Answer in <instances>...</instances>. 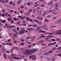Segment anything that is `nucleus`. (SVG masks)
<instances>
[{
	"mask_svg": "<svg viewBox=\"0 0 61 61\" xmlns=\"http://www.w3.org/2000/svg\"><path fill=\"white\" fill-rule=\"evenodd\" d=\"M38 51V49H34L31 50H26L25 53L27 54V55H30V54H32Z\"/></svg>",
	"mask_w": 61,
	"mask_h": 61,
	"instance_id": "f257e3e1",
	"label": "nucleus"
},
{
	"mask_svg": "<svg viewBox=\"0 0 61 61\" xmlns=\"http://www.w3.org/2000/svg\"><path fill=\"white\" fill-rule=\"evenodd\" d=\"M8 58L9 59H10L12 60H13L14 59V58L15 60H20V59H21L22 58L20 57H13L10 56H8Z\"/></svg>",
	"mask_w": 61,
	"mask_h": 61,
	"instance_id": "f03ea898",
	"label": "nucleus"
},
{
	"mask_svg": "<svg viewBox=\"0 0 61 61\" xmlns=\"http://www.w3.org/2000/svg\"><path fill=\"white\" fill-rule=\"evenodd\" d=\"M25 32V29L24 28L22 29L21 31L20 32V34L22 35V34H24Z\"/></svg>",
	"mask_w": 61,
	"mask_h": 61,
	"instance_id": "7ed1b4c3",
	"label": "nucleus"
},
{
	"mask_svg": "<svg viewBox=\"0 0 61 61\" xmlns=\"http://www.w3.org/2000/svg\"><path fill=\"white\" fill-rule=\"evenodd\" d=\"M2 50L3 52L5 53H7V51H6L5 50V49H4V48H2Z\"/></svg>",
	"mask_w": 61,
	"mask_h": 61,
	"instance_id": "20e7f679",
	"label": "nucleus"
},
{
	"mask_svg": "<svg viewBox=\"0 0 61 61\" xmlns=\"http://www.w3.org/2000/svg\"><path fill=\"white\" fill-rule=\"evenodd\" d=\"M37 30L38 31H39L40 32H43V33H46V31L43 30H39V29H37Z\"/></svg>",
	"mask_w": 61,
	"mask_h": 61,
	"instance_id": "39448f33",
	"label": "nucleus"
},
{
	"mask_svg": "<svg viewBox=\"0 0 61 61\" xmlns=\"http://www.w3.org/2000/svg\"><path fill=\"white\" fill-rule=\"evenodd\" d=\"M13 36L14 37H16V36H18L17 34L16 33H14L13 34Z\"/></svg>",
	"mask_w": 61,
	"mask_h": 61,
	"instance_id": "423d86ee",
	"label": "nucleus"
},
{
	"mask_svg": "<svg viewBox=\"0 0 61 61\" xmlns=\"http://www.w3.org/2000/svg\"><path fill=\"white\" fill-rule=\"evenodd\" d=\"M61 19L58 20H57V22H54V23L56 24H58V23H59V22H60V21H61Z\"/></svg>",
	"mask_w": 61,
	"mask_h": 61,
	"instance_id": "0eeeda50",
	"label": "nucleus"
},
{
	"mask_svg": "<svg viewBox=\"0 0 61 61\" xmlns=\"http://www.w3.org/2000/svg\"><path fill=\"white\" fill-rule=\"evenodd\" d=\"M25 18V16H24L23 17L21 16L20 17V18L22 19V20H24Z\"/></svg>",
	"mask_w": 61,
	"mask_h": 61,
	"instance_id": "6e6552de",
	"label": "nucleus"
},
{
	"mask_svg": "<svg viewBox=\"0 0 61 61\" xmlns=\"http://www.w3.org/2000/svg\"><path fill=\"white\" fill-rule=\"evenodd\" d=\"M49 54V53L48 52H46L44 53V55L45 56H46V55H47Z\"/></svg>",
	"mask_w": 61,
	"mask_h": 61,
	"instance_id": "1a4fd4ad",
	"label": "nucleus"
},
{
	"mask_svg": "<svg viewBox=\"0 0 61 61\" xmlns=\"http://www.w3.org/2000/svg\"><path fill=\"white\" fill-rule=\"evenodd\" d=\"M20 50L21 51H23V50H25V48H20Z\"/></svg>",
	"mask_w": 61,
	"mask_h": 61,
	"instance_id": "9d476101",
	"label": "nucleus"
},
{
	"mask_svg": "<svg viewBox=\"0 0 61 61\" xmlns=\"http://www.w3.org/2000/svg\"><path fill=\"white\" fill-rule=\"evenodd\" d=\"M34 21L35 22H36L37 23H38L39 22V21L38 20H34Z\"/></svg>",
	"mask_w": 61,
	"mask_h": 61,
	"instance_id": "9b49d317",
	"label": "nucleus"
},
{
	"mask_svg": "<svg viewBox=\"0 0 61 61\" xmlns=\"http://www.w3.org/2000/svg\"><path fill=\"white\" fill-rule=\"evenodd\" d=\"M51 27L52 28H55V27H56V26H51Z\"/></svg>",
	"mask_w": 61,
	"mask_h": 61,
	"instance_id": "f8f14e48",
	"label": "nucleus"
},
{
	"mask_svg": "<svg viewBox=\"0 0 61 61\" xmlns=\"http://www.w3.org/2000/svg\"><path fill=\"white\" fill-rule=\"evenodd\" d=\"M1 3L3 4H5V1L3 0H1Z\"/></svg>",
	"mask_w": 61,
	"mask_h": 61,
	"instance_id": "ddd939ff",
	"label": "nucleus"
},
{
	"mask_svg": "<svg viewBox=\"0 0 61 61\" xmlns=\"http://www.w3.org/2000/svg\"><path fill=\"white\" fill-rule=\"evenodd\" d=\"M52 45H53L52 44V43H50L48 44V46H52Z\"/></svg>",
	"mask_w": 61,
	"mask_h": 61,
	"instance_id": "4468645a",
	"label": "nucleus"
},
{
	"mask_svg": "<svg viewBox=\"0 0 61 61\" xmlns=\"http://www.w3.org/2000/svg\"><path fill=\"white\" fill-rule=\"evenodd\" d=\"M55 34L56 35H58V34H61V32H56L55 33Z\"/></svg>",
	"mask_w": 61,
	"mask_h": 61,
	"instance_id": "2eb2a0df",
	"label": "nucleus"
},
{
	"mask_svg": "<svg viewBox=\"0 0 61 61\" xmlns=\"http://www.w3.org/2000/svg\"><path fill=\"white\" fill-rule=\"evenodd\" d=\"M47 27V25H45L42 26L41 27V28H43V27Z\"/></svg>",
	"mask_w": 61,
	"mask_h": 61,
	"instance_id": "dca6fc26",
	"label": "nucleus"
},
{
	"mask_svg": "<svg viewBox=\"0 0 61 61\" xmlns=\"http://www.w3.org/2000/svg\"><path fill=\"white\" fill-rule=\"evenodd\" d=\"M26 19L27 20V21H29V18L27 17H26Z\"/></svg>",
	"mask_w": 61,
	"mask_h": 61,
	"instance_id": "f3484780",
	"label": "nucleus"
},
{
	"mask_svg": "<svg viewBox=\"0 0 61 61\" xmlns=\"http://www.w3.org/2000/svg\"><path fill=\"white\" fill-rule=\"evenodd\" d=\"M36 57H33L32 58V60H35L36 59Z\"/></svg>",
	"mask_w": 61,
	"mask_h": 61,
	"instance_id": "a211bd4d",
	"label": "nucleus"
},
{
	"mask_svg": "<svg viewBox=\"0 0 61 61\" xmlns=\"http://www.w3.org/2000/svg\"><path fill=\"white\" fill-rule=\"evenodd\" d=\"M45 22H48V20L46 19H45Z\"/></svg>",
	"mask_w": 61,
	"mask_h": 61,
	"instance_id": "6ab92c4d",
	"label": "nucleus"
},
{
	"mask_svg": "<svg viewBox=\"0 0 61 61\" xmlns=\"http://www.w3.org/2000/svg\"><path fill=\"white\" fill-rule=\"evenodd\" d=\"M39 43H44V42L42 41H39Z\"/></svg>",
	"mask_w": 61,
	"mask_h": 61,
	"instance_id": "aec40b11",
	"label": "nucleus"
},
{
	"mask_svg": "<svg viewBox=\"0 0 61 61\" xmlns=\"http://www.w3.org/2000/svg\"><path fill=\"white\" fill-rule=\"evenodd\" d=\"M53 14H54L55 15H56L57 14V12H54Z\"/></svg>",
	"mask_w": 61,
	"mask_h": 61,
	"instance_id": "412c9836",
	"label": "nucleus"
},
{
	"mask_svg": "<svg viewBox=\"0 0 61 61\" xmlns=\"http://www.w3.org/2000/svg\"><path fill=\"white\" fill-rule=\"evenodd\" d=\"M2 45H8V43H2Z\"/></svg>",
	"mask_w": 61,
	"mask_h": 61,
	"instance_id": "4be33fe9",
	"label": "nucleus"
},
{
	"mask_svg": "<svg viewBox=\"0 0 61 61\" xmlns=\"http://www.w3.org/2000/svg\"><path fill=\"white\" fill-rule=\"evenodd\" d=\"M27 30L28 31H30L31 30V28H29L27 29Z\"/></svg>",
	"mask_w": 61,
	"mask_h": 61,
	"instance_id": "5701e85b",
	"label": "nucleus"
},
{
	"mask_svg": "<svg viewBox=\"0 0 61 61\" xmlns=\"http://www.w3.org/2000/svg\"><path fill=\"white\" fill-rule=\"evenodd\" d=\"M55 8L56 10H58V8L57 7H55Z\"/></svg>",
	"mask_w": 61,
	"mask_h": 61,
	"instance_id": "b1692460",
	"label": "nucleus"
},
{
	"mask_svg": "<svg viewBox=\"0 0 61 61\" xmlns=\"http://www.w3.org/2000/svg\"><path fill=\"white\" fill-rule=\"evenodd\" d=\"M32 9H31L29 10V12H32Z\"/></svg>",
	"mask_w": 61,
	"mask_h": 61,
	"instance_id": "393cba45",
	"label": "nucleus"
},
{
	"mask_svg": "<svg viewBox=\"0 0 61 61\" xmlns=\"http://www.w3.org/2000/svg\"><path fill=\"white\" fill-rule=\"evenodd\" d=\"M52 3H53V1H51L50 3V5H52Z\"/></svg>",
	"mask_w": 61,
	"mask_h": 61,
	"instance_id": "a878e982",
	"label": "nucleus"
},
{
	"mask_svg": "<svg viewBox=\"0 0 61 61\" xmlns=\"http://www.w3.org/2000/svg\"><path fill=\"white\" fill-rule=\"evenodd\" d=\"M2 12L3 13H5V10H3L2 11Z\"/></svg>",
	"mask_w": 61,
	"mask_h": 61,
	"instance_id": "bb28decb",
	"label": "nucleus"
},
{
	"mask_svg": "<svg viewBox=\"0 0 61 61\" xmlns=\"http://www.w3.org/2000/svg\"><path fill=\"white\" fill-rule=\"evenodd\" d=\"M49 34L51 35H54L55 34H52V33H49Z\"/></svg>",
	"mask_w": 61,
	"mask_h": 61,
	"instance_id": "cd10ccee",
	"label": "nucleus"
},
{
	"mask_svg": "<svg viewBox=\"0 0 61 61\" xmlns=\"http://www.w3.org/2000/svg\"><path fill=\"white\" fill-rule=\"evenodd\" d=\"M22 25H24V26H25L26 25V24L24 23L22 24Z\"/></svg>",
	"mask_w": 61,
	"mask_h": 61,
	"instance_id": "c85d7f7f",
	"label": "nucleus"
},
{
	"mask_svg": "<svg viewBox=\"0 0 61 61\" xmlns=\"http://www.w3.org/2000/svg\"><path fill=\"white\" fill-rule=\"evenodd\" d=\"M53 51H50L49 52H48L49 54H50L51 53H52Z\"/></svg>",
	"mask_w": 61,
	"mask_h": 61,
	"instance_id": "c756f323",
	"label": "nucleus"
},
{
	"mask_svg": "<svg viewBox=\"0 0 61 61\" xmlns=\"http://www.w3.org/2000/svg\"><path fill=\"white\" fill-rule=\"evenodd\" d=\"M29 20V21H30V22H31L32 23H33V21H32V20L31 19H30Z\"/></svg>",
	"mask_w": 61,
	"mask_h": 61,
	"instance_id": "7c9ffc66",
	"label": "nucleus"
},
{
	"mask_svg": "<svg viewBox=\"0 0 61 61\" xmlns=\"http://www.w3.org/2000/svg\"><path fill=\"white\" fill-rule=\"evenodd\" d=\"M14 32H15V33H16L17 32V30H14Z\"/></svg>",
	"mask_w": 61,
	"mask_h": 61,
	"instance_id": "2f4dec72",
	"label": "nucleus"
},
{
	"mask_svg": "<svg viewBox=\"0 0 61 61\" xmlns=\"http://www.w3.org/2000/svg\"><path fill=\"white\" fill-rule=\"evenodd\" d=\"M11 56H15V55L14 54H11Z\"/></svg>",
	"mask_w": 61,
	"mask_h": 61,
	"instance_id": "473e14b6",
	"label": "nucleus"
},
{
	"mask_svg": "<svg viewBox=\"0 0 61 61\" xmlns=\"http://www.w3.org/2000/svg\"><path fill=\"white\" fill-rule=\"evenodd\" d=\"M58 49H61V47L60 46L58 48Z\"/></svg>",
	"mask_w": 61,
	"mask_h": 61,
	"instance_id": "72a5a7b5",
	"label": "nucleus"
},
{
	"mask_svg": "<svg viewBox=\"0 0 61 61\" xmlns=\"http://www.w3.org/2000/svg\"><path fill=\"white\" fill-rule=\"evenodd\" d=\"M11 20V19L10 18H9L8 19V21H10V20Z\"/></svg>",
	"mask_w": 61,
	"mask_h": 61,
	"instance_id": "f704fd0d",
	"label": "nucleus"
},
{
	"mask_svg": "<svg viewBox=\"0 0 61 61\" xmlns=\"http://www.w3.org/2000/svg\"><path fill=\"white\" fill-rule=\"evenodd\" d=\"M47 60H50L51 59L49 57H47Z\"/></svg>",
	"mask_w": 61,
	"mask_h": 61,
	"instance_id": "c9c22d12",
	"label": "nucleus"
},
{
	"mask_svg": "<svg viewBox=\"0 0 61 61\" xmlns=\"http://www.w3.org/2000/svg\"><path fill=\"white\" fill-rule=\"evenodd\" d=\"M9 28H13V27L10 26H9Z\"/></svg>",
	"mask_w": 61,
	"mask_h": 61,
	"instance_id": "e433bc0d",
	"label": "nucleus"
},
{
	"mask_svg": "<svg viewBox=\"0 0 61 61\" xmlns=\"http://www.w3.org/2000/svg\"><path fill=\"white\" fill-rule=\"evenodd\" d=\"M28 26H30H30H33V25H28Z\"/></svg>",
	"mask_w": 61,
	"mask_h": 61,
	"instance_id": "4c0bfd02",
	"label": "nucleus"
},
{
	"mask_svg": "<svg viewBox=\"0 0 61 61\" xmlns=\"http://www.w3.org/2000/svg\"><path fill=\"white\" fill-rule=\"evenodd\" d=\"M36 26H37V25H36V24H35L33 26V27H36Z\"/></svg>",
	"mask_w": 61,
	"mask_h": 61,
	"instance_id": "58836bf2",
	"label": "nucleus"
},
{
	"mask_svg": "<svg viewBox=\"0 0 61 61\" xmlns=\"http://www.w3.org/2000/svg\"><path fill=\"white\" fill-rule=\"evenodd\" d=\"M58 56H60L61 57V53H60L59 55H58Z\"/></svg>",
	"mask_w": 61,
	"mask_h": 61,
	"instance_id": "ea45409f",
	"label": "nucleus"
},
{
	"mask_svg": "<svg viewBox=\"0 0 61 61\" xmlns=\"http://www.w3.org/2000/svg\"><path fill=\"white\" fill-rule=\"evenodd\" d=\"M28 47H31V45H29L28 46Z\"/></svg>",
	"mask_w": 61,
	"mask_h": 61,
	"instance_id": "a19ab883",
	"label": "nucleus"
},
{
	"mask_svg": "<svg viewBox=\"0 0 61 61\" xmlns=\"http://www.w3.org/2000/svg\"><path fill=\"white\" fill-rule=\"evenodd\" d=\"M14 19L15 21H16V18H15V17L14 18Z\"/></svg>",
	"mask_w": 61,
	"mask_h": 61,
	"instance_id": "79ce46f5",
	"label": "nucleus"
},
{
	"mask_svg": "<svg viewBox=\"0 0 61 61\" xmlns=\"http://www.w3.org/2000/svg\"><path fill=\"white\" fill-rule=\"evenodd\" d=\"M43 18H40V20H43Z\"/></svg>",
	"mask_w": 61,
	"mask_h": 61,
	"instance_id": "37998d69",
	"label": "nucleus"
},
{
	"mask_svg": "<svg viewBox=\"0 0 61 61\" xmlns=\"http://www.w3.org/2000/svg\"><path fill=\"white\" fill-rule=\"evenodd\" d=\"M56 18V17H54L53 18V19H55Z\"/></svg>",
	"mask_w": 61,
	"mask_h": 61,
	"instance_id": "c03bdc74",
	"label": "nucleus"
},
{
	"mask_svg": "<svg viewBox=\"0 0 61 61\" xmlns=\"http://www.w3.org/2000/svg\"><path fill=\"white\" fill-rule=\"evenodd\" d=\"M52 41H54V42H55V41H56V40H55L54 39H52Z\"/></svg>",
	"mask_w": 61,
	"mask_h": 61,
	"instance_id": "a18cd8bd",
	"label": "nucleus"
},
{
	"mask_svg": "<svg viewBox=\"0 0 61 61\" xmlns=\"http://www.w3.org/2000/svg\"><path fill=\"white\" fill-rule=\"evenodd\" d=\"M56 42H54L53 43H52V44L53 45H54V44H56Z\"/></svg>",
	"mask_w": 61,
	"mask_h": 61,
	"instance_id": "49530a36",
	"label": "nucleus"
},
{
	"mask_svg": "<svg viewBox=\"0 0 61 61\" xmlns=\"http://www.w3.org/2000/svg\"><path fill=\"white\" fill-rule=\"evenodd\" d=\"M10 4H13V2L11 1L10 2Z\"/></svg>",
	"mask_w": 61,
	"mask_h": 61,
	"instance_id": "de8ad7c7",
	"label": "nucleus"
},
{
	"mask_svg": "<svg viewBox=\"0 0 61 61\" xmlns=\"http://www.w3.org/2000/svg\"><path fill=\"white\" fill-rule=\"evenodd\" d=\"M48 29L47 28H45V30H48Z\"/></svg>",
	"mask_w": 61,
	"mask_h": 61,
	"instance_id": "09e8293b",
	"label": "nucleus"
},
{
	"mask_svg": "<svg viewBox=\"0 0 61 61\" xmlns=\"http://www.w3.org/2000/svg\"><path fill=\"white\" fill-rule=\"evenodd\" d=\"M24 45V43H21L20 44V45Z\"/></svg>",
	"mask_w": 61,
	"mask_h": 61,
	"instance_id": "8fccbe9b",
	"label": "nucleus"
},
{
	"mask_svg": "<svg viewBox=\"0 0 61 61\" xmlns=\"http://www.w3.org/2000/svg\"><path fill=\"white\" fill-rule=\"evenodd\" d=\"M49 11L51 12V13H53V11H52V10H50Z\"/></svg>",
	"mask_w": 61,
	"mask_h": 61,
	"instance_id": "3c124183",
	"label": "nucleus"
},
{
	"mask_svg": "<svg viewBox=\"0 0 61 61\" xmlns=\"http://www.w3.org/2000/svg\"><path fill=\"white\" fill-rule=\"evenodd\" d=\"M55 6H56V7H57V6H58V4H55Z\"/></svg>",
	"mask_w": 61,
	"mask_h": 61,
	"instance_id": "603ef678",
	"label": "nucleus"
},
{
	"mask_svg": "<svg viewBox=\"0 0 61 61\" xmlns=\"http://www.w3.org/2000/svg\"><path fill=\"white\" fill-rule=\"evenodd\" d=\"M4 57L5 59H7V58H6V56H4Z\"/></svg>",
	"mask_w": 61,
	"mask_h": 61,
	"instance_id": "864d4df0",
	"label": "nucleus"
},
{
	"mask_svg": "<svg viewBox=\"0 0 61 61\" xmlns=\"http://www.w3.org/2000/svg\"><path fill=\"white\" fill-rule=\"evenodd\" d=\"M26 40H28V39H29V37H27V38H26Z\"/></svg>",
	"mask_w": 61,
	"mask_h": 61,
	"instance_id": "5fc2aeb1",
	"label": "nucleus"
},
{
	"mask_svg": "<svg viewBox=\"0 0 61 61\" xmlns=\"http://www.w3.org/2000/svg\"><path fill=\"white\" fill-rule=\"evenodd\" d=\"M20 8H24V6H20Z\"/></svg>",
	"mask_w": 61,
	"mask_h": 61,
	"instance_id": "6e6d98bb",
	"label": "nucleus"
},
{
	"mask_svg": "<svg viewBox=\"0 0 61 61\" xmlns=\"http://www.w3.org/2000/svg\"><path fill=\"white\" fill-rule=\"evenodd\" d=\"M9 45H10V46H12V43H9Z\"/></svg>",
	"mask_w": 61,
	"mask_h": 61,
	"instance_id": "4d7b16f0",
	"label": "nucleus"
},
{
	"mask_svg": "<svg viewBox=\"0 0 61 61\" xmlns=\"http://www.w3.org/2000/svg\"><path fill=\"white\" fill-rule=\"evenodd\" d=\"M31 41H32V42H33L34 41V38H33L31 40Z\"/></svg>",
	"mask_w": 61,
	"mask_h": 61,
	"instance_id": "13d9d810",
	"label": "nucleus"
},
{
	"mask_svg": "<svg viewBox=\"0 0 61 61\" xmlns=\"http://www.w3.org/2000/svg\"><path fill=\"white\" fill-rule=\"evenodd\" d=\"M38 5H39V4H37V5H35V6H38Z\"/></svg>",
	"mask_w": 61,
	"mask_h": 61,
	"instance_id": "bf43d9fd",
	"label": "nucleus"
},
{
	"mask_svg": "<svg viewBox=\"0 0 61 61\" xmlns=\"http://www.w3.org/2000/svg\"><path fill=\"white\" fill-rule=\"evenodd\" d=\"M27 14H28V15H30V13L29 12L27 13Z\"/></svg>",
	"mask_w": 61,
	"mask_h": 61,
	"instance_id": "052dcab7",
	"label": "nucleus"
},
{
	"mask_svg": "<svg viewBox=\"0 0 61 61\" xmlns=\"http://www.w3.org/2000/svg\"><path fill=\"white\" fill-rule=\"evenodd\" d=\"M16 42H17V41H14V43H16Z\"/></svg>",
	"mask_w": 61,
	"mask_h": 61,
	"instance_id": "680f3d73",
	"label": "nucleus"
},
{
	"mask_svg": "<svg viewBox=\"0 0 61 61\" xmlns=\"http://www.w3.org/2000/svg\"><path fill=\"white\" fill-rule=\"evenodd\" d=\"M28 5H30V3L29 2L28 3Z\"/></svg>",
	"mask_w": 61,
	"mask_h": 61,
	"instance_id": "e2e57ef3",
	"label": "nucleus"
},
{
	"mask_svg": "<svg viewBox=\"0 0 61 61\" xmlns=\"http://www.w3.org/2000/svg\"><path fill=\"white\" fill-rule=\"evenodd\" d=\"M7 15H8V13H5V15L6 16H7Z\"/></svg>",
	"mask_w": 61,
	"mask_h": 61,
	"instance_id": "0e129e2a",
	"label": "nucleus"
},
{
	"mask_svg": "<svg viewBox=\"0 0 61 61\" xmlns=\"http://www.w3.org/2000/svg\"><path fill=\"white\" fill-rule=\"evenodd\" d=\"M12 5L13 6H15V3H13Z\"/></svg>",
	"mask_w": 61,
	"mask_h": 61,
	"instance_id": "69168bd1",
	"label": "nucleus"
},
{
	"mask_svg": "<svg viewBox=\"0 0 61 61\" xmlns=\"http://www.w3.org/2000/svg\"><path fill=\"white\" fill-rule=\"evenodd\" d=\"M32 17H33V18L34 17H35V15H32Z\"/></svg>",
	"mask_w": 61,
	"mask_h": 61,
	"instance_id": "338daca9",
	"label": "nucleus"
},
{
	"mask_svg": "<svg viewBox=\"0 0 61 61\" xmlns=\"http://www.w3.org/2000/svg\"><path fill=\"white\" fill-rule=\"evenodd\" d=\"M60 43H61V39L59 40Z\"/></svg>",
	"mask_w": 61,
	"mask_h": 61,
	"instance_id": "774afa93",
	"label": "nucleus"
}]
</instances>
